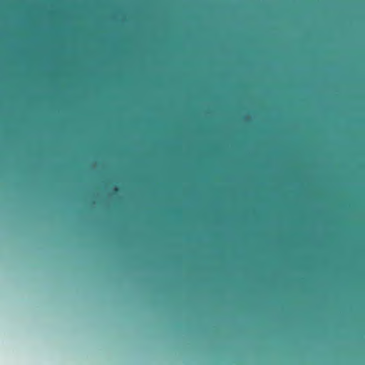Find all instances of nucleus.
Instances as JSON below:
<instances>
[{
  "instance_id": "nucleus-1",
  "label": "nucleus",
  "mask_w": 365,
  "mask_h": 365,
  "mask_svg": "<svg viewBox=\"0 0 365 365\" xmlns=\"http://www.w3.org/2000/svg\"><path fill=\"white\" fill-rule=\"evenodd\" d=\"M118 190V188H117V187H115V188L114 189V191H115V192H117Z\"/></svg>"
}]
</instances>
